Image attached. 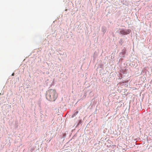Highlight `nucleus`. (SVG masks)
<instances>
[{
    "mask_svg": "<svg viewBox=\"0 0 152 152\" xmlns=\"http://www.w3.org/2000/svg\"><path fill=\"white\" fill-rule=\"evenodd\" d=\"M66 149L64 150V151H65L64 152H68V151H66Z\"/></svg>",
    "mask_w": 152,
    "mask_h": 152,
    "instance_id": "obj_15",
    "label": "nucleus"
},
{
    "mask_svg": "<svg viewBox=\"0 0 152 152\" xmlns=\"http://www.w3.org/2000/svg\"><path fill=\"white\" fill-rule=\"evenodd\" d=\"M127 50L126 49L124 48V49H123L121 52L119 53V56L121 57L124 58L125 57V56L127 55Z\"/></svg>",
    "mask_w": 152,
    "mask_h": 152,
    "instance_id": "obj_3",
    "label": "nucleus"
},
{
    "mask_svg": "<svg viewBox=\"0 0 152 152\" xmlns=\"http://www.w3.org/2000/svg\"><path fill=\"white\" fill-rule=\"evenodd\" d=\"M40 115L41 117V118H42V116L43 115V114L42 113V111H41L40 112Z\"/></svg>",
    "mask_w": 152,
    "mask_h": 152,
    "instance_id": "obj_10",
    "label": "nucleus"
},
{
    "mask_svg": "<svg viewBox=\"0 0 152 152\" xmlns=\"http://www.w3.org/2000/svg\"><path fill=\"white\" fill-rule=\"evenodd\" d=\"M15 73H13L12 74V76H14V75Z\"/></svg>",
    "mask_w": 152,
    "mask_h": 152,
    "instance_id": "obj_12",
    "label": "nucleus"
},
{
    "mask_svg": "<svg viewBox=\"0 0 152 152\" xmlns=\"http://www.w3.org/2000/svg\"><path fill=\"white\" fill-rule=\"evenodd\" d=\"M123 73L126 74L127 73L126 70L125 69L123 72Z\"/></svg>",
    "mask_w": 152,
    "mask_h": 152,
    "instance_id": "obj_9",
    "label": "nucleus"
},
{
    "mask_svg": "<svg viewBox=\"0 0 152 152\" xmlns=\"http://www.w3.org/2000/svg\"><path fill=\"white\" fill-rule=\"evenodd\" d=\"M78 111H77L75 112L72 115V118H73L74 117H75L76 115H77V113H78Z\"/></svg>",
    "mask_w": 152,
    "mask_h": 152,
    "instance_id": "obj_7",
    "label": "nucleus"
},
{
    "mask_svg": "<svg viewBox=\"0 0 152 152\" xmlns=\"http://www.w3.org/2000/svg\"><path fill=\"white\" fill-rule=\"evenodd\" d=\"M31 150H31V152H32V151H33L34 150V149H32V148H31Z\"/></svg>",
    "mask_w": 152,
    "mask_h": 152,
    "instance_id": "obj_14",
    "label": "nucleus"
},
{
    "mask_svg": "<svg viewBox=\"0 0 152 152\" xmlns=\"http://www.w3.org/2000/svg\"><path fill=\"white\" fill-rule=\"evenodd\" d=\"M101 68L100 70H102L103 69V65L102 64H99L97 68Z\"/></svg>",
    "mask_w": 152,
    "mask_h": 152,
    "instance_id": "obj_5",
    "label": "nucleus"
},
{
    "mask_svg": "<svg viewBox=\"0 0 152 152\" xmlns=\"http://www.w3.org/2000/svg\"><path fill=\"white\" fill-rule=\"evenodd\" d=\"M119 31V34L122 36L128 34L132 31L131 29L125 28H120Z\"/></svg>",
    "mask_w": 152,
    "mask_h": 152,
    "instance_id": "obj_2",
    "label": "nucleus"
},
{
    "mask_svg": "<svg viewBox=\"0 0 152 152\" xmlns=\"http://www.w3.org/2000/svg\"><path fill=\"white\" fill-rule=\"evenodd\" d=\"M82 123V121L81 120H80L79 121V122L77 124V126H76V127H77L79 125L81 124V123Z\"/></svg>",
    "mask_w": 152,
    "mask_h": 152,
    "instance_id": "obj_8",
    "label": "nucleus"
},
{
    "mask_svg": "<svg viewBox=\"0 0 152 152\" xmlns=\"http://www.w3.org/2000/svg\"><path fill=\"white\" fill-rule=\"evenodd\" d=\"M125 2L126 3V1H125Z\"/></svg>",
    "mask_w": 152,
    "mask_h": 152,
    "instance_id": "obj_16",
    "label": "nucleus"
},
{
    "mask_svg": "<svg viewBox=\"0 0 152 152\" xmlns=\"http://www.w3.org/2000/svg\"><path fill=\"white\" fill-rule=\"evenodd\" d=\"M107 31V28L105 26H102L101 28V31L103 35L106 33Z\"/></svg>",
    "mask_w": 152,
    "mask_h": 152,
    "instance_id": "obj_4",
    "label": "nucleus"
},
{
    "mask_svg": "<svg viewBox=\"0 0 152 152\" xmlns=\"http://www.w3.org/2000/svg\"><path fill=\"white\" fill-rule=\"evenodd\" d=\"M124 42V41L123 40V39L122 38L119 41V43L121 45H122Z\"/></svg>",
    "mask_w": 152,
    "mask_h": 152,
    "instance_id": "obj_6",
    "label": "nucleus"
},
{
    "mask_svg": "<svg viewBox=\"0 0 152 152\" xmlns=\"http://www.w3.org/2000/svg\"><path fill=\"white\" fill-rule=\"evenodd\" d=\"M121 78L120 79H121V78H123V75H121Z\"/></svg>",
    "mask_w": 152,
    "mask_h": 152,
    "instance_id": "obj_13",
    "label": "nucleus"
},
{
    "mask_svg": "<svg viewBox=\"0 0 152 152\" xmlns=\"http://www.w3.org/2000/svg\"><path fill=\"white\" fill-rule=\"evenodd\" d=\"M45 96L46 99L50 101H55L58 96L55 90L52 89H50L46 92Z\"/></svg>",
    "mask_w": 152,
    "mask_h": 152,
    "instance_id": "obj_1",
    "label": "nucleus"
},
{
    "mask_svg": "<svg viewBox=\"0 0 152 152\" xmlns=\"http://www.w3.org/2000/svg\"><path fill=\"white\" fill-rule=\"evenodd\" d=\"M124 0H121V2L122 3L123 2H124ZM123 4H125V5H126V3H125L124 2H123Z\"/></svg>",
    "mask_w": 152,
    "mask_h": 152,
    "instance_id": "obj_11",
    "label": "nucleus"
}]
</instances>
